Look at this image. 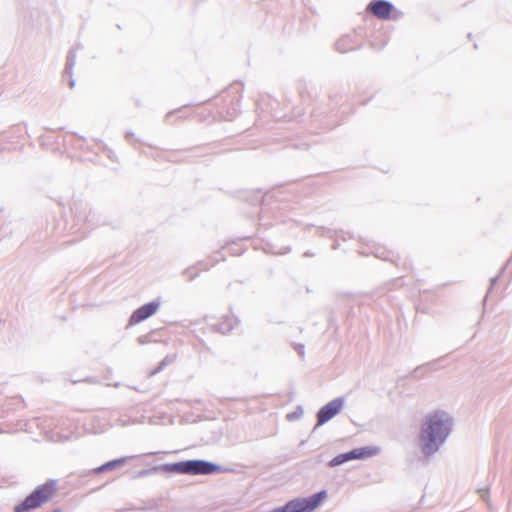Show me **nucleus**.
Listing matches in <instances>:
<instances>
[{"label": "nucleus", "mask_w": 512, "mask_h": 512, "mask_svg": "<svg viewBox=\"0 0 512 512\" xmlns=\"http://www.w3.org/2000/svg\"><path fill=\"white\" fill-rule=\"evenodd\" d=\"M453 426L452 416L444 410H435L423 417L418 433V447L426 459H430L440 451L449 438Z\"/></svg>", "instance_id": "obj_1"}, {"label": "nucleus", "mask_w": 512, "mask_h": 512, "mask_svg": "<svg viewBox=\"0 0 512 512\" xmlns=\"http://www.w3.org/2000/svg\"><path fill=\"white\" fill-rule=\"evenodd\" d=\"M222 470L220 465L210 461L193 459L176 463H165L144 469L136 474V478L145 477L158 472L184 474V475H211Z\"/></svg>", "instance_id": "obj_2"}, {"label": "nucleus", "mask_w": 512, "mask_h": 512, "mask_svg": "<svg viewBox=\"0 0 512 512\" xmlns=\"http://www.w3.org/2000/svg\"><path fill=\"white\" fill-rule=\"evenodd\" d=\"M55 492V481L50 480L35 488L22 502L14 507V512H30L48 502Z\"/></svg>", "instance_id": "obj_3"}, {"label": "nucleus", "mask_w": 512, "mask_h": 512, "mask_svg": "<svg viewBox=\"0 0 512 512\" xmlns=\"http://www.w3.org/2000/svg\"><path fill=\"white\" fill-rule=\"evenodd\" d=\"M326 497V490H321L308 497L294 498L283 506L272 509L270 512H312L320 506Z\"/></svg>", "instance_id": "obj_4"}, {"label": "nucleus", "mask_w": 512, "mask_h": 512, "mask_svg": "<svg viewBox=\"0 0 512 512\" xmlns=\"http://www.w3.org/2000/svg\"><path fill=\"white\" fill-rule=\"evenodd\" d=\"M379 452L380 448L377 446H364L355 448L348 452L338 454L328 462V466L334 468L352 460L366 459L375 456Z\"/></svg>", "instance_id": "obj_5"}, {"label": "nucleus", "mask_w": 512, "mask_h": 512, "mask_svg": "<svg viewBox=\"0 0 512 512\" xmlns=\"http://www.w3.org/2000/svg\"><path fill=\"white\" fill-rule=\"evenodd\" d=\"M344 403L343 397H337L321 407L316 414L317 423L313 431L336 416L342 410Z\"/></svg>", "instance_id": "obj_6"}, {"label": "nucleus", "mask_w": 512, "mask_h": 512, "mask_svg": "<svg viewBox=\"0 0 512 512\" xmlns=\"http://www.w3.org/2000/svg\"><path fill=\"white\" fill-rule=\"evenodd\" d=\"M159 307V301H151L142 305L141 307L136 309L130 316L129 325H135L148 319L158 311Z\"/></svg>", "instance_id": "obj_7"}, {"label": "nucleus", "mask_w": 512, "mask_h": 512, "mask_svg": "<svg viewBox=\"0 0 512 512\" xmlns=\"http://www.w3.org/2000/svg\"><path fill=\"white\" fill-rule=\"evenodd\" d=\"M394 6L387 0H372L366 10L378 19H389Z\"/></svg>", "instance_id": "obj_8"}, {"label": "nucleus", "mask_w": 512, "mask_h": 512, "mask_svg": "<svg viewBox=\"0 0 512 512\" xmlns=\"http://www.w3.org/2000/svg\"><path fill=\"white\" fill-rule=\"evenodd\" d=\"M132 458H134V456H130V457L126 456V457H121L118 459L108 461V462L102 464L101 466L94 468L93 472L96 474H100V473H104L107 471L117 469V468L123 466L129 459H132Z\"/></svg>", "instance_id": "obj_9"}, {"label": "nucleus", "mask_w": 512, "mask_h": 512, "mask_svg": "<svg viewBox=\"0 0 512 512\" xmlns=\"http://www.w3.org/2000/svg\"><path fill=\"white\" fill-rule=\"evenodd\" d=\"M75 61H76V53H75V50L72 49L68 53L66 66H65V70H64V73L69 75L70 77L72 76V69L75 65Z\"/></svg>", "instance_id": "obj_10"}, {"label": "nucleus", "mask_w": 512, "mask_h": 512, "mask_svg": "<svg viewBox=\"0 0 512 512\" xmlns=\"http://www.w3.org/2000/svg\"><path fill=\"white\" fill-rule=\"evenodd\" d=\"M173 362V358L170 357V356H166L163 358V360L159 363V365L150 372V376H154L156 375L157 373H159L160 371L163 370L164 367H166L167 365L171 364Z\"/></svg>", "instance_id": "obj_11"}, {"label": "nucleus", "mask_w": 512, "mask_h": 512, "mask_svg": "<svg viewBox=\"0 0 512 512\" xmlns=\"http://www.w3.org/2000/svg\"><path fill=\"white\" fill-rule=\"evenodd\" d=\"M348 41H349V37H344V38L338 40L336 42V49L341 53H345V52L349 51L352 48L348 46Z\"/></svg>", "instance_id": "obj_12"}, {"label": "nucleus", "mask_w": 512, "mask_h": 512, "mask_svg": "<svg viewBox=\"0 0 512 512\" xmlns=\"http://www.w3.org/2000/svg\"><path fill=\"white\" fill-rule=\"evenodd\" d=\"M304 414V410L301 406H298L295 411L288 413L286 418L288 421H294L300 419Z\"/></svg>", "instance_id": "obj_13"}, {"label": "nucleus", "mask_w": 512, "mask_h": 512, "mask_svg": "<svg viewBox=\"0 0 512 512\" xmlns=\"http://www.w3.org/2000/svg\"><path fill=\"white\" fill-rule=\"evenodd\" d=\"M477 493L479 494L480 498H481L484 502H486L487 504H489V488H488V487L478 489V490H477Z\"/></svg>", "instance_id": "obj_14"}, {"label": "nucleus", "mask_w": 512, "mask_h": 512, "mask_svg": "<svg viewBox=\"0 0 512 512\" xmlns=\"http://www.w3.org/2000/svg\"><path fill=\"white\" fill-rule=\"evenodd\" d=\"M232 322L229 321V323L227 324V327H226V323H223L221 325V330L222 332H226V331H230L234 328V324L237 325L238 324V321L237 320H232Z\"/></svg>", "instance_id": "obj_15"}, {"label": "nucleus", "mask_w": 512, "mask_h": 512, "mask_svg": "<svg viewBox=\"0 0 512 512\" xmlns=\"http://www.w3.org/2000/svg\"><path fill=\"white\" fill-rule=\"evenodd\" d=\"M497 280H498V276L491 278V280H490V288H489L488 293L491 291L492 287L495 285Z\"/></svg>", "instance_id": "obj_16"}, {"label": "nucleus", "mask_w": 512, "mask_h": 512, "mask_svg": "<svg viewBox=\"0 0 512 512\" xmlns=\"http://www.w3.org/2000/svg\"><path fill=\"white\" fill-rule=\"evenodd\" d=\"M497 280H498V276L491 278V280H490V288H489L488 293L491 291L492 287L495 285Z\"/></svg>", "instance_id": "obj_17"}, {"label": "nucleus", "mask_w": 512, "mask_h": 512, "mask_svg": "<svg viewBox=\"0 0 512 512\" xmlns=\"http://www.w3.org/2000/svg\"><path fill=\"white\" fill-rule=\"evenodd\" d=\"M297 351L300 355H304V346L303 345H299L297 347Z\"/></svg>", "instance_id": "obj_18"}, {"label": "nucleus", "mask_w": 512, "mask_h": 512, "mask_svg": "<svg viewBox=\"0 0 512 512\" xmlns=\"http://www.w3.org/2000/svg\"><path fill=\"white\" fill-rule=\"evenodd\" d=\"M69 85H70L71 88H73L74 85H75V81L73 79H70Z\"/></svg>", "instance_id": "obj_19"}, {"label": "nucleus", "mask_w": 512, "mask_h": 512, "mask_svg": "<svg viewBox=\"0 0 512 512\" xmlns=\"http://www.w3.org/2000/svg\"><path fill=\"white\" fill-rule=\"evenodd\" d=\"M51 512H61V510H60V509H54V510H53V511H51Z\"/></svg>", "instance_id": "obj_20"}]
</instances>
